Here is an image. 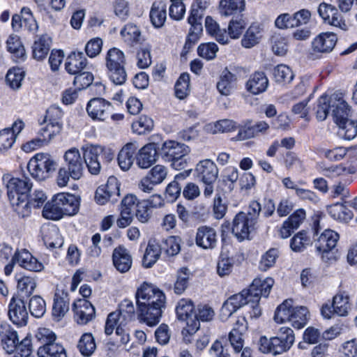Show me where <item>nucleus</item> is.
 Segmentation results:
<instances>
[{"mask_svg":"<svg viewBox=\"0 0 357 357\" xmlns=\"http://www.w3.org/2000/svg\"><path fill=\"white\" fill-rule=\"evenodd\" d=\"M139 319L149 326L157 325L165 307V294L151 284L144 282L135 294Z\"/></svg>","mask_w":357,"mask_h":357,"instance_id":"1","label":"nucleus"},{"mask_svg":"<svg viewBox=\"0 0 357 357\" xmlns=\"http://www.w3.org/2000/svg\"><path fill=\"white\" fill-rule=\"evenodd\" d=\"M7 189V195L14 211L22 218L29 216L27 197L32 188L31 179L22 176V178L5 174L2 177Z\"/></svg>","mask_w":357,"mask_h":357,"instance_id":"2","label":"nucleus"},{"mask_svg":"<svg viewBox=\"0 0 357 357\" xmlns=\"http://www.w3.org/2000/svg\"><path fill=\"white\" fill-rule=\"evenodd\" d=\"M65 167L59 169L56 183L59 186L67 185L70 178L74 180L79 179L84 169V158L77 148L67 150L63 155Z\"/></svg>","mask_w":357,"mask_h":357,"instance_id":"3","label":"nucleus"},{"mask_svg":"<svg viewBox=\"0 0 357 357\" xmlns=\"http://www.w3.org/2000/svg\"><path fill=\"white\" fill-rule=\"evenodd\" d=\"M159 155L162 159L171 164L177 170L183 169L188 166L190 158L188 155L190 152L188 146L174 140H167L158 147Z\"/></svg>","mask_w":357,"mask_h":357,"instance_id":"4","label":"nucleus"},{"mask_svg":"<svg viewBox=\"0 0 357 357\" xmlns=\"http://www.w3.org/2000/svg\"><path fill=\"white\" fill-rule=\"evenodd\" d=\"M242 332L236 328L232 329L229 334V344H225L221 341L216 340L211 347L210 355L215 357H228L231 355L229 349H233L235 354L241 353V357H251L252 350L250 347H243Z\"/></svg>","mask_w":357,"mask_h":357,"instance_id":"5","label":"nucleus"},{"mask_svg":"<svg viewBox=\"0 0 357 357\" xmlns=\"http://www.w3.org/2000/svg\"><path fill=\"white\" fill-rule=\"evenodd\" d=\"M294 342L293 331L289 327H282L280 329L279 336L270 339L261 337L259 341V349L263 354L280 355L289 350Z\"/></svg>","mask_w":357,"mask_h":357,"instance_id":"6","label":"nucleus"},{"mask_svg":"<svg viewBox=\"0 0 357 357\" xmlns=\"http://www.w3.org/2000/svg\"><path fill=\"white\" fill-rule=\"evenodd\" d=\"M124 53L118 48L109 49L105 56V66L109 79L116 85H122L127 80Z\"/></svg>","mask_w":357,"mask_h":357,"instance_id":"7","label":"nucleus"},{"mask_svg":"<svg viewBox=\"0 0 357 357\" xmlns=\"http://www.w3.org/2000/svg\"><path fill=\"white\" fill-rule=\"evenodd\" d=\"M56 167V161L51 155L43 153L35 155L27 164L29 172L33 178L38 181H44L49 178Z\"/></svg>","mask_w":357,"mask_h":357,"instance_id":"8","label":"nucleus"},{"mask_svg":"<svg viewBox=\"0 0 357 357\" xmlns=\"http://www.w3.org/2000/svg\"><path fill=\"white\" fill-rule=\"evenodd\" d=\"M274 284V280L271 278H266L264 280L255 278L249 288L250 296L252 298V311L250 312V317L258 318L261 314V310L259 306V302L261 296L267 297Z\"/></svg>","mask_w":357,"mask_h":357,"instance_id":"9","label":"nucleus"},{"mask_svg":"<svg viewBox=\"0 0 357 357\" xmlns=\"http://www.w3.org/2000/svg\"><path fill=\"white\" fill-rule=\"evenodd\" d=\"M252 298L249 291L243 289L241 293L230 296L223 304L220 310V318L226 321L231 315L242 306L246 305L248 314L252 311Z\"/></svg>","mask_w":357,"mask_h":357,"instance_id":"10","label":"nucleus"},{"mask_svg":"<svg viewBox=\"0 0 357 357\" xmlns=\"http://www.w3.org/2000/svg\"><path fill=\"white\" fill-rule=\"evenodd\" d=\"M339 234L331 229H326L318 238L315 243L317 252L321 254V258L325 262L335 260L334 249L339 240Z\"/></svg>","mask_w":357,"mask_h":357,"instance_id":"11","label":"nucleus"},{"mask_svg":"<svg viewBox=\"0 0 357 357\" xmlns=\"http://www.w3.org/2000/svg\"><path fill=\"white\" fill-rule=\"evenodd\" d=\"M195 306L190 299L182 298L176 305V312L179 320L185 321L187 327L182 331L192 335L195 333L200 327V324L197 319H194Z\"/></svg>","mask_w":357,"mask_h":357,"instance_id":"12","label":"nucleus"},{"mask_svg":"<svg viewBox=\"0 0 357 357\" xmlns=\"http://www.w3.org/2000/svg\"><path fill=\"white\" fill-rule=\"evenodd\" d=\"M120 196V184L115 176H109L107 183L99 186L95 193V201L99 205L108 202L115 203Z\"/></svg>","mask_w":357,"mask_h":357,"instance_id":"13","label":"nucleus"},{"mask_svg":"<svg viewBox=\"0 0 357 357\" xmlns=\"http://www.w3.org/2000/svg\"><path fill=\"white\" fill-rule=\"evenodd\" d=\"M203 15L204 11L192 5L190 15L188 19L191 27L184 45L185 49H190L199 40L203 31Z\"/></svg>","mask_w":357,"mask_h":357,"instance_id":"14","label":"nucleus"},{"mask_svg":"<svg viewBox=\"0 0 357 357\" xmlns=\"http://www.w3.org/2000/svg\"><path fill=\"white\" fill-rule=\"evenodd\" d=\"M8 315L14 324L20 326L26 325L29 313L23 299L18 296H13L8 305Z\"/></svg>","mask_w":357,"mask_h":357,"instance_id":"15","label":"nucleus"},{"mask_svg":"<svg viewBox=\"0 0 357 357\" xmlns=\"http://www.w3.org/2000/svg\"><path fill=\"white\" fill-rule=\"evenodd\" d=\"M114 108L112 104L102 98H94L89 100L86 111L93 119L105 121L109 117Z\"/></svg>","mask_w":357,"mask_h":357,"instance_id":"16","label":"nucleus"},{"mask_svg":"<svg viewBox=\"0 0 357 357\" xmlns=\"http://www.w3.org/2000/svg\"><path fill=\"white\" fill-rule=\"evenodd\" d=\"M83 153L84 165L89 172L93 175H98L101 170L100 154L102 147L93 145H85L81 148Z\"/></svg>","mask_w":357,"mask_h":357,"instance_id":"17","label":"nucleus"},{"mask_svg":"<svg viewBox=\"0 0 357 357\" xmlns=\"http://www.w3.org/2000/svg\"><path fill=\"white\" fill-rule=\"evenodd\" d=\"M195 174L204 183H213L218 176V169L211 160L205 159L197 164Z\"/></svg>","mask_w":357,"mask_h":357,"instance_id":"18","label":"nucleus"},{"mask_svg":"<svg viewBox=\"0 0 357 357\" xmlns=\"http://www.w3.org/2000/svg\"><path fill=\"white\" fill-rule=\"evenodd\" d=\"M318 13L325 23L340 28L342 30L347 29V26L335 6L321 3L319 6Z\"/></svg>","mask_w":357,"mask_h":357,"instance_id":"19","label":"nucleus"},{"mask_svg":"<svg viewBox=\"0 0 357 357\" xmlns=\"http://www.w3.org/2000/svg\"><path fill=\"white\" fill-rule=\"evenodd\" d=\"M46 126L41 128L38 131L39 137L31 140L24 146V150L35 149L36 146H40L47 144L56 135L59 134L62 130L59 126L45 123Z\"/></svg>","mask_w":357,"mask_h":357,"instance_id":"20","label":"nucleus"},{"mask_svg":"<svg viewBox=\"0 0 357 357\" xmlns=\"http://www.w3.org/2000/svg\"><path fill=\"white\" fill-rule=\"evenodd\" d=\"M137 203L139 202L133 195H128L122 199L120 217L116 220L119 228H126L131 224L133 219L132 211L136 208Z\"/></svg>","mask_w":357,"mask_h":357,"instance_id":"21","label":"nucleus"},{"mask_svg":"<svg viewBox=\"0 0 357 357\" xmlns=\"http://www.w3.org/2000/svg\"><path fill=\"white\" fill-rule=\"evenodd\" d=\"M159 156L157 144L149 143L139 150L135 156L136 163L139 168L147 169L156 162Z\"/></svg>","mask_w":357,"mask_h":357,"instance_id":"22","label":"nucleus"},{"mask_svg":"<svg viewBox=\"0 0 357 357\" xmlns=\"http://www.w3.org/2000/svg\"><path fill=\"white\" fill-rule=\"evenodd\" d=\"M217 232L211 227L202 225L197 228L195 236L196 245L204 250L213 249L217 245Z\"/></svg>","mask_w":357,"mask_h":357,"instance_id":"23","label":"nucleus"},{"mask_svg":"<svg viewBox=\"0 0 357 357\" xmlns=\"http://www.w3.org/2000/svg\"><path fill=\"white\" fill-rule=\"evenodd\" d=\"M255 225L253 222H250L245 213L239 212L234 218L231 231L238 239L243 241L248 238L250 233L255 229Z\"/></svg>","mask_w":357,"mask_h":357,"instance_id":"24","label":"nucleus"},{"mask_svg":"<svg viewBox=\"0 0 357 357\" xmlns=\"http://www.w3.org/2000/svg\"><path fill=\"white\" fill-rule=\"evenodd\" d=\"M331 110L335 123L345 120L351 112L349 105L340 93H335L331 96Z\"/></svg>","mask_w":357,"mask_h":357,"instance_id":"25","label":"nucleus"},{"mask_svg":"<svg viewBox=\"0 0 357 357\" xmlns=\"http://www.w3.org/2000/svg\"><path fill=\"white\" fill-rule=\"evenodd\" d=\"M18 335L11 326L3 324L0 326V344L8 354H13L17 349Z\"/></svg>","mask_w":357,"mask_h":357,"instance_id":"26","label":"nucleus"},{"mask_svg":"<svg viewBox=\"0 0 357 357\" xmlns=\"http://www.w3.org/2000/svg\"><path fill=\"white\" fill-rule=\"evenodd\" d=\"M12 261L30 271L39 272L44 268L43 264L26 249L16 251Z\"/></svg>","mask_w":357,"mask_h":357,"instance_id":"27","label":"nucleus"},{"mask_svg":"<svg viewBox=\"0 0 357 357\" xmlns=\"http://www.w3.org/2000/svg\"><path fill=\"white\" fill-rule=\"evenodd\" d=\"M73 310L79 324H86L95 317V307L86 299H79L73 305Z\"/></svg>","mask_w":357,"mask_h":357,"instance_id":"28","label":"nucleus"},{"mask_svg":"<svg viewBox=\"0 0 357 357\" xmlns=\"http://www.w3.org/2000/svg\"><path fill=\"white\" fill-rule=\"evenodd\" d=\"M336 35L331 32L321 33L312 42V48L314 52H331L337 43Z\"/></svg>","mask_w":357,"mask_h":357,"instance_id":"29","label":"nucleus"},{"mask_svg":"<svg viewBox=\"0 0 357 357\" xmlns=\"http://www.w3.org/2000/svg\"><path fill=\"white\" fill-rule=\"evenodd\" d=\"M139 148L137 142L126 144L119 151L118 155V164L123 171L130 169L135 160L134 155Z\"/></svg>","mask_w":357,"mask_h":357,"instance_id":"30","label":"nucleus"},{"mask_svg":"<svg viewBox=\"0 0 357 357\" xmlns=\"http://www.w3.org/2000/svg\"><path fill=\"white\" fill-rule=\"evenodd\" d=\"M268 86V80L263 72H255L246 82V90L253 95L264 92Z\"/></svg>","mask_w":357,"mask_h":357,"instance_id":"31","label":"nucleus"},{"mask_svg":"<svg viewBox=\"0 0 357 357\" xmlns=\"http://www.w3.org/2000/svg\"><path fill=\"white\" fill-rule=\"evenodd\" d=\"M112 259L114 266L121 273L128 271L132 266V257L123 246L120 245L114 249Z\"/></svg>","mask_w":357,"mask_h":357,"instance_id":"32","label":"nucleus"},{"mask_svg":"<svg viewBox=\"0 0 357 357\" xmlns=\"http://www.w3.org/2000/svg\"><path fill=\"white\" fill-rule=\"evenodd\" d=\"M262 36V26L258 23H253L245 31L241 40V45L245 48H251L260 42Z\"/></svg>","mask_w":357,"mask_h":357,"instance_id":"33","label":"nucleus"},{"mask_svg":"<svg viewBox=\"0 0 357 357\" xmlns=\"http://www.w3.org/2000/svg\"><path fill=\"white\" fill-rule=\"evenodd\" d=\"M87 65V59L82 52H72L67 58L65 66L67 72L75 75L83 71Z\"/></svg>","mask_w":357,"mask_h":357,"instance_id":"34","label":"nucleus"},{"mask_svg":"<svg viewBox=\"0 0 357 357\" xmlns=\"http://www.w3.org/2000/svg\"><path fill=\"white\" fill-rule=\"evenodd\" d=\"M56 195L65 215H73L77 212L79 200L75 195L65 192L58 193Z\"/></svg>","mask_w":357,"mask_h":357,"instance_id":"35","label":"nucleus"},{"mask_svg":"<svg viewBox=\"0 0 357 357\" xmlns=\"http://www.w3.org/2000/svg\"><path fill=\"white\" fill-rule=\"evenodd\" d=\"M205 28L206 31L221 44H227L229 42V36L225 29H220L218 24L211 17L205 19Z\"/></svg>","mask_w":357,"mask_h":357,"instance_id":"36","label":"nucleus"},{"mask_svg":"<svg viewBox=\"0 0 357 357\" xmlns=\"http://www.w3.org/2000/svg\"><path fill=\"white\" fill-rule=\"evenodd\" d=\"M167 6L162 1L154 2L150 11V18L156 28L163 26L167 18Z\"/></svg>","mask_w":357,"mask_h":357,"instance_id":"37","label":"nucleus"},{"mask_svg":"<svg viewBox=\"0 0 357 357\" xmlns=\"http://www.w3.org/2000/svg\"><path fill=\"white\" fill-rule=\"evenodd\" d=\"M237 77L234 73L227 69L223 70L220 80L217 83V89L220 93L223 96H229L231 93L234 83Z\"/></svg>","mask_w":357,"mask_h":357,"instance_id":"38","label":"nucleus"},{"mask_svg":"<svg viewBox=\"0 0 357 357\" xmlns=\"http://www.w3.org/2000/svg\"><path fill=\"white\" fill-rule=\"evenodd\" d=\"M69 311V298L67 294L59 296L55 294L52 307V317L56 321H59Z\"/></svg>","mask_w":357,"mask_h":357,"instance_id":"39","label":"nucleus"},{"mask_svg":"<svg viewBox=\"0 0 357 357\" xmlns=\"http://www.w3.org/2000/svg\"><path fill=\"white\" fill-rule=\"evenodd\" d=\"M245 7V0H220L219 10L222 15L230 16L243 11Z\"/></svg>","mask_w":357,"mask_h":357,"instance_id":"40","label":"nucleus"},{"mask_svg":"<svg viewBox=\"0 0 357 357\" xmlns=\"http://www.w3.org/2000/svg\"><path fill=\"white\" fill-rule=\"evenodd\" d=\"M50 43L51 38L49 36H40L32 46L33 57L37 60L45 59L50 51Z\"/></svg>","mask_w":357,"mask_h":357,"instance_id":"41","label":"nucleus"},{"mask_svg":"<svg viewBox=\"0 0 357 357\" xmlns=\"http://www.w3.org/2000/svg\"><path fill=\"white\" fill-rule=\"evenodd\" d=\"M333 310L336 314L344 317L348 314L350 309L349 296L345 292H339L333 298Z\"/></svg>","mask_w":357,"mask_h":357,"instance_id":"42","label":"nucleus"},{"mask_svg":"<svg viewBox=\"0 0 357 357\" xmlns=\"http://www.w3.org/2000/svg\"><path fill=\"white\" fill-rule=\"evenodd\" d=\"M43 215L46 219L54 220H59L65 215L56 195H54L50 202L46 203L43 210Z\"/></svg>","mask_w":357,"mask_h":357,"instance_id":"43","label":"nucleus"},{"mask_svg":"<svg viewBox=\"0 0 357 357\" xmlns=\"http://www.w3.org/2000/svg\"><path fill=\"white\" fill-rule=\"evenodd\" d=\"M339 127V135L347 140L354 139L357 135V121L349 119L347 117L345 120L336 123Z\"/></svg>","mask_w":357,"mask_h":357,"instance_id":"44","label":"nucleus"},{"mask_svg":"<svg viewBox=\"0 0 357 357\" xmlns=\"http://www.w3.org/2000/svg\"><path fill=\"white\" fill-rule=\"evenodd\" d=\"M121 35L128 45L133 46L139 43L141 33L138 27L133 24H126L121 31Z\"/></svg>","mask_w":357,"mask_h":357,"instance_id":"45","label":"nucleus"},{"mask_svg":"<svg viewBox=\"0 0 357 357\" xmlns=\"http://www.w3.org/2000/svg\"><path fill=\"white\" fill-rule=\"evenodd\" d=\"M37 354L38 357H45V355H48L50 357H57L63 355L66 357L64 347L61 344L56 343L55 341L45 346H40Z\"/></svg>","mask_w":357,"mask_h":357,"instance_id":"46","label":"nucleus"},{"mask_svg":"<svg viewBox=\"0 0 357 357\" xmlns=\"http://www.w3.org/2000/svg\"><path fill=\"white\" fill-rule=\"evenodd\" d=\"M293 308L291 300L284 301L277 307L274 315V320L277 323L280 324L284 323L286 321L290 322Z\"/></svg>","mask_w":357,"mask_h":357,"instance_id":"47","label":"nucleus"},{"mask_svg":"<svg viewBox=\"0 0 357 357\" xmlns=\"http://www.w3.org/2000/svg\"><path fill=\"white\" fill-rule=\"evenodd\" d=\"M308 310L303 306L294 307L291 316V323L297 329L303 328L307 321Z\"/></svg>","mask_w":357,"mask_h":357,"instance_id":"48","label":"nucleus"},{"mask_svg":"<svg viewBox=\"0 0 357 357\" xmlns=\"http://www.w3.org/2000/svg\"><path fill=\"white\" fill-rule=\"evenodd\" d=\"M160 256V248L158 244L149 243L142 259L145 268H150Z\"/></svg>","mask_w":357,"mask_h":357,"instance_id":"49","label":"nucleus"},{"mask_svg":"<svg viewBox=\"0 0 357 357\" xmlns=\"http://www.w3.org/2000/svg\"><path fill=\"white\" fill-rule=\"evenodd\" d=\"M310 244V237L305 230H302L291 238L290 247L294 252H302Z\"/></svg>","mask_w":357,"mask_h":357,"instance_id":"50","label":"nucleus"},{"mask_svg":"<svg viewBox=\"0 0 357 357\" xmlns=\"http://www.w3.org/2000/svg\"><path fill=\"white\" fill-rule=\"evenodd\" d=\"M274 79L278 83H289L294 75L291 69L284 64H280L275 66L273 71Z\"/></svg>","mask_w":357,"mask_h":357,"instance_id":"51","label":"nucleus"},{"mask_svg":"<svg viewBox=\"0 0 357 357\" xmlns=\"http://www.w3.org/2000/svg\"><path fill=\"white\" fill-rule=\"evenodd\" d=\"M190 271L183 267L180 268L176 273V280L174 286V291L176 294H183L188 286Z\"/></svg>","mask_w":357,"mask_h":357,"instance_id":"52","label":"nucleus"},{"mask_svg":"<svg viewBox=\"0 0 357 357\" xmlns=\"http://www.w3.org/2000/svg\"><path fill=\"white\" fill-rule=\"evenodd\" d=\"M24 77V71L22 68H13L7 73L6 79L10 87L15 90L21 87Z\"/></svg>","mask_w":357,"mask_h":357,"instance_id":"53","label":"nucleus"},{"mask_svg":"<svg viewBox=\"0 0 357 357\" xmlns=\"http://www.w3.org/2000/svg\"><path fill=\"white\" fill-rule=\"evenodd\" d=\"M77 347L85 356H90L96 348L94 338L90 333H85L81 337Z\"/></svg>","mask_w":357,"mask_h":357,"instance_id":"54","label":"nucleus"},{"mask_svg":"<svg viewBox=\"0 0 357 357\" xmlns=\"http://www.w3.org/2000/svg\"><path fill=\"white\" fill-rule=\"evenodd\" d=\"M29 307L31 314L36 318L42 317L46 312L45 301L39 296L30 298Z\"/></svg>","mask_w":357,"mask_h":357,"instance_id":"55","label":"nucleus"},{"mask_svg":"<svg viewBox=\"0 0 357 357\" xmlns=\"http://www.w3.org/2000/svg\"><path fill=\"white\" fill-rule=\"evenodd\" d=\"M190 75L188 73H183L180 75L175 84L176 96L182 100L184 99L189 93Z\"/></svg>","mask_w":357,"mask_h":357,"instance_id":"56","label":"nucleus"},{"mask_svg":"<svg viewBox=\"0 0 357 357\" xmlns=\"http://www.w3.org/2000/svg\"><path fill=\"white\" fill-rule=\"evenodd\" d=\"M188 175L189 173H187V172L180 173L177 174L175 176V179L167 185L166 193L171 200L176 199L180 195L182 188L178 181L184 180Z\"/></svg>","mask_w":357,"mask_h":357,"instance_id":"57","label":"nucleus"},{"mask_svg":"<svg viewBox=\"0 0 357 357\" xmlns=\"http://www.w3.org/2000/svg\"><path fill=\"white\" fill-rule=\"evenodd\" d=\"M331 110V96H321L317 101L316 117L318 121H324Z\"/></svg>","mask_w":357,"mask_h":357,"instance_id":"58","label":"nucleus"},{"mask_svg":"<svg viewBox=\"0 0 357 357\" xmlns=\"http://www.w3.org/2000/svg\"><path fill=\"white\" fill-rule=\"evenodd\" d=\"M8 50L17 59H23L25 56V50L17 36H10L7 40Z\"/></svg>","mask_w":357,"mask_h":357,"instance_id":"59","label":"nucleus"},{"mask_svg":"<svg viewBox=\"0 0 357 357\" xmlns=\"http://www.w3.org/2000/svg\"><path fill=\"white\" fill-rule=\"evenodd\" d=\"M279 256V250L277 248L269 249L261 257L259 268L262 271H266L275 264Z\"/></svg>","mask_w":357,"mask_h":357,"instance_id":"60","label":"nucleus"},{"mask_svg":"<svg viewBox=\"0 0 357 357\" xmlns=\"http://www.w3.org/2000/svg\"><path fill=\"white\" fill-rule=\"evenodd\" d=\"M62 116L63 112L61 109L57 106L52 105L47 109L43 123H50L52 125H56V123L57 126L63 128Z\"/></svg>","mask_w":357,"mask_h":357,"instance_id":"61","label":"nucleus"},{"mask_svg":"<svg viewBox=\"0 0 357 357\" xmlns=\"http://www.w3.org/2000/svg\"><path fill=\"white\" fill-rule=\"evenodd\" d=\"M36 287V282L34 278L24 275L17 279V289L26 296H29Z\"/></svg>","mask_w":357,"mask_h":357,"instance_id":"62","label":"nucleus"},{"mask_svg":"<svg viewBox=\"0 0 357 357\" xmlns=\"http://www.w3.org/2000/svg\"><path fill=\"white\" fill-rule=\"evenodd\" d=\"M15 135L10 128H5L0 131V153H5L9 150L15 142Z\"/></svg>","mask_w":357,"mask_h":357,"instance_id":"63","label":"nucleus"},{"mask_svg":"<svg viewBox=\"0 0 357 357\" xmlns=\"http://www.w3.org/2000/svg\"><path fill=\"white\" fill-rule=\"evenodd\" d=\"M153 128V120L146 116H140L138 121L132 124L133 131L139 135H143L146 132H150Z\"/></svg>","mask_w":357,"mask_h":357,"instance_id":"64","label":"nucleus"}]
</instances>
